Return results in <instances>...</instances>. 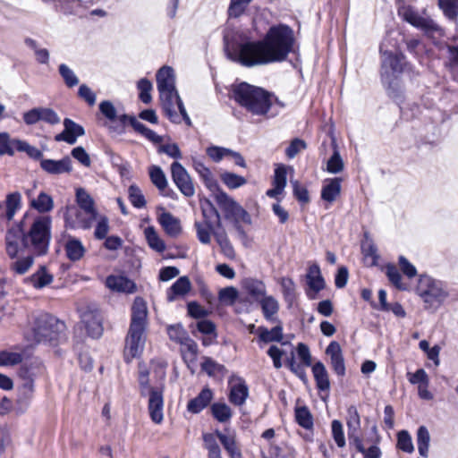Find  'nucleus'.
Masks as SVG:
<instances>
[{
    "mask_svg": "<svg viewBox=\"0 0 458 458\" xmlns=\"http://www.w3.org/2000/svg\"><path fill=\"white\" fill-rule=\"evenodd\" d=\"M52 218L49 216L34 217L29 229L25 231L22 224L10 228L5 235L6 252L11 259L18 256L21 250L30 251L36 256L47 253L51 240Z\"/></svg>",
    "mask_w": 458,
    "mask_h": 458,
    "instance_id": "obj_1",
    "label": "nucleus"
},
{
    "mask_svg": "<svg viewBox=\"0 0 458 458\" xmlns=\"http://www.w3.org/2000/svg\"><path fill=\"white\" fill-rule=\"evenodd\" d=\"M156 77L157 90L165 114L174 123H181L182 120H183L188 126H191V118L175 89L174 69L170 66H163L157 71Z\"/></svg>",
    "mask_w": 458,
    "mask_h": 458,
    "instance_id": "obj_2",
    "label": "nucleus"
},
{
    "mask_svg": "<svg viewBox=\"0 0 458 458\" xmlns=\"http://www.w3.org/2000/svg\"><path fill=\"white\" fill-rule=\"evenodd\" d=\"M233 98L235 102L253 115L274 117L278 111L268 115L274 106L278 105L280 108L284 106L272 93L247 82H242L233 87Z\"/></svg>",
    "mask_w": 458,
    "mask_h": 458,
    "instance_id": "obj_3",
    "label": "nucleus"
},
{
    "mask_svg": "<svg viewBox=\"0 0 458 458\" xmlns=\"http://www.w3.org/2000/svg\"><path fill=\"white\" fill-rule=\"evenodd\" d=\"M226 57L244 67H255L272 64L263 40H242L225 37Z\"/></svg>",
    "mask_w": 458,
    "mask_h": 458,
    "instance_id": "obj_4",
    "label": "nucleus"
},
{
    "mask_svg": "<svg viewBox=\"0 0 458 458\" xmlns=\"http://www.w3.org/2000/svg\"><path fill=\"white\" fill-rule=\"evenodd\" d=\"M147 325V303L143 298L136 297L131 307V323L125 346L126 352L131 358L137 357L143 350Z\"/></svg>",
    "mask_w": 458,
    "mask_h": 458,
    "instance_id": "obj_5",
    "label": "nucleus"
},
{
    "mask_svg": "<svg viewBox=\"0 0 458 458\" xmlns=\"http://www.w3.org/2000/svg\"><path fill=\"white\" fill-rule=\"evenodd\" d=\"M262 40L271 63L282 62L293 50V30L285 24L272 26Z\"/></svg>",
    "mask_w": 458,
    "mask_h": 458,
    "instance_id": "obj_6",
    "label": "nucleus"
},
{
    "mask_svg": "<svg viewBox=\"0 0 458 458\" xmlns=\"http://www.w3.org/2000/svg\"><path fill=\"white\" fill-rule=\"evenodd\" d=\"M417 292L426 309L437 310L449 297L447 284L428 275L420 276Z\"/></svg>",
    "mask_w": 458,
    "mask_h": 458,
    "instance_id": "obj_7",
    "label": "nucleus"
},
{
    "mask_svg": "<svg viewBox=\"0 0 458 458\" xmlns=\"http://www.w3.org/2000/svg\"><path fill=\"white\" fill-rule=\"evenodd\" d=\"M64 328V324L57 318L48 314H39L34 322L33 335L37 343L56 341Z\"/></svg>",
    "mask_w": 458,
    "mask_h": 458,
    "instance_id": "obj_8",
    "label": "nucleus"
},
{
    "mask_svg": "<svg viewBox=\"0 0 458 458\" xmlns=\"http://www.w3.org/2000/svg\"><path fill=\"white\" fill-rule=\"evenodd\" d=\"M142 396L148 395V411L153 422L160 424L163 421V390L148 385V372L142 371L139 377Z\"/></svg>",
    "mask_w": 458,
    "mask_h": 458,
    "instance_id": "obj_9",
    "label": "nucleus"
},
{
    "mask_svg": "<svg viewBox=\"0 0 458 458\" xmlns=\"http://www.w3.org/2000/svg\"><path fill=\"white\" fill-rule=\"evenodd\" d=\"M215 200L221 210L225 213L226 219L242 220L243 223L250 224L251 218L249 213L236 201H234L224 191H218L214 194Z\"/></svg>",
    "mask_w": 458,
    "mask_h": 458,
    "instance_id": "obj_10",
    "label": "nucleus"
},
{
    "mask_svg": "<svg viewBox=\"0 0 458 458\" xmlns=\"http://www.w3.org/2000/svg\"><path fill=\"white\" fill-rule=\"evenodd\" d=\"M171 176L174 183L185 197H192L195 194L193 182L182 165L174 161L171 165Z\"/></svg>",
    "mask_w": 458,
    "mask_h": 458,
    "instance_id": "obj_11",
    "label": "nucleus"
},
{
    "mask_svg": "<svg viewBox=\"0 0 458 458\" xmlns=\"http://www.w3.org/2000/svg\"><path fill=\"white\" fill-rule=\"evenodd\" d=\"M96 218V214L91 217L89 213L76 207H68L64 214L65 226L72 229H89Z\"/></svg>",
    "mask_w": 458,
    "mask_h": 458,
    "instance_id": "obj_12",
    "label": "nucleus"
},
{
    "mask_svg": "<svg viewBox=\"0 0 458 458\" xmlns=\"http://www.w3.org/2000/svg\"><path fill=\"white\" fill-rule=\"evenodd\" d=\"M380 53L382 55L381 61V77L383 81L389 78V72L394 74L401 73L404 67V55L402 53H392L388 50H383L380 47Z\"/></svg>",
    "mask_w": 458,
    "mask_h": 458,
    "instance_id": "obj_13",
    "label": "nucleus"
},
{
    "mask_svg": "<svg viewBox=\"0 0 458 458\" xmlns=\"http://www.w3.org/2000/svg\"><path fill=\"white\" fill-rule=\"evenodd\" d=\"M400 13L405 21L425 33H434L439 30L438 25L430 17L420 15L410 6L403 8Z\"/></svg>",
    "mask_w": 458,
    "mask_h": 458,
    "instance_id": "obj_14",
    "label": "nucleus"
},
{
    "mask_svg": "<svg viewBox=\"0 0 458 458\" xmlns=\"http://www.w3.org/2000/svg\"><path fill=\"white\" fill-rule=\"evenodd\" d=\"M81 321L88 335L92 338H99L103 334V318L100 311L94 307H88L81 313Z\"/></svg>",
    "mask_w": 458,
    "mask_h": 458,
    "instance_id": "obj_15",
    "label": "nucleus"
},
{
    "mask_svg": "<svg viewBox=\"0 0 458 458\" xmlns=\"http://www.w3.org/2000/svg\"><path fill=\"white\" fill-rule=\"evenodd\" d=\"M59 242H63L65 255L72 262L81 260L86 253V249L81 241L70 234L64 233Z\"/></svg>",
    "mask_w": 458,
    "mask_h": 458,
    "instance_id": "obj_16",
    "label": "nucleus"
},
{
    "mask_svg": "<svg viewBox=\"0 0 458 458\" xmlns=\"http://www.w3.org/2000/svg\"><path fill=\"white\" fill-rule=\"evenodd\" d=\"M64 131L55 136V141H64L70 145L76 143L77 139L85 134L84 128L70 118L64 120Z\"/></svg>",
    "mask_w": 458,
    "mask_h": 458,
    "instance_id": "obj_17",
    "label": "nucleus"
},
{
    "mask_svg": "<svg viewBox=\"0 0 458 458\" xmlns=\"http://www.w3.org/2000/svg\"><path fill=\"white\" fill-rule=\"evenodd\" d=\"M40 167L44 172L52 175L70 174L72 171V159L67 156L60 160L41 159Z\"/></svg>",
    "mask_w": 458,
    "mask_h": 458,
    "instance_id": "obj_18",
    "label": "nucleus"
},
{
    "mask_svg": "<svg viewBox=\"0 0 458 458\" xmlns=\"http://www.w3.org/2000/svg\"><path fill=\"white\" fill-rule=\"evenodd\" d=\"M326 354L330 357V363L335 373L339 377L345 375V364L340 344L332 341L326 349Z\"/></svg>",
    "mask_w": 458,
    "mask_h": 458,
    "instance_id": "obj_19",
    "label": "nucleus"
},
{
    "mask_svg": "<svg viewBox=\"0 0 458 458\" xmlns=\"http://www.w3.org/2000/svg\"><path fill=\"white\" fill-rule=\"evenodd\" d=\"M199 206L203 216L205 225L209 228H222L221 216L213 203L208 199H199Z\"/></svg>",
    "mask_w": 458,
    "mask_h": 458,
    "instance_id": "obj_20",
    "label": "nucleus"
},
{
    "mask_svg": "<svg viewBox=\"0 0 458 458\" xmlns=\"http://www.w3.org/2000/svg\"><path fill=\"white\" fill-rule=\"evenodd\" d=\"M249 396V387L242 377H236L230 386L229 402L235 406H242Z\"/></svg>",
    "mask_w": 458,
    "mask_h": 458,
    "instance_id": "obj_21",
    "label": "nucleus"
},
{
    "mask_svg": "<svg viewBox=\"0 0 458 458\" xmlns=\"http://www.w3.org/2000/svg\"><path fill=\"white\" fill-rule=\"evenodd\" d=\"M213 397V391L208 386L204 387L196 397L188 402L187 411L192 414L201 412L210 404Z\"/></svg>",
    "mask_w": 458,
    "mask_h": 458,
    "instance_id": "obj_22",
    "label": "nucleus"
},
{
    "mask_svg": "<svg viewBox=\"0 0 458 458\" xmlns=\"http://www.w3.org/2000/svg\"><path fill=\"white\" fill-rule=\"evenodd\" d=\"M106 285L112 291L124 293H132L136 290L133 281L123 276H108Z\"/></svg>",
    "mask_w": 458,
    "mask_h": 458,
    "instance_id": "obj_23",
    "label": "nucleus"
},
{
    "mask_svg": "<svg viewBox=\"0 0 458 458\" xmlns=\"http://www.w3.org/2000/svg\"><path fill=\"white\" fill-rule=\"evenodd\" d=\"M286 167L284 165H278L275 169L273 177V188L267 191L266 194L269 198L278 199V196L284 192L286 186Z\"/></svg>",
    "mask_w": 458,
    "mask_h": 458,
    "instance_id": "obj_24",
    "label": "nucleus"
},
{
    "mask_svg": "<svg viewBox=\"0 0 458 458\" xmlns=\"http://www.w3.org/2000/svg\"><path fill=\"white\" fill-rule=\"evenodd\" d=\"M191 289V284L187 276L179 277L166 291V299L172 302L186 296Z\"/></svg>",
    "mask_w": 458,
    "mask_h": 458,
    "instance_id": "obj_25",
    "label": "nucleus"
},
{
    "mask_svg": "<svg viewBox=\"0 0 458 458\" xmlns=\"http://www.w3.org/2000/svg\"><path fill=\"white\" fill-rule=\"evenodd\" d=\"M21 250L22 247L20 246V252L18 256L14 258L16 260L10 264L11 270L19 275L25 274L31 267L34 263V259L37 257L30 251Z\"/></svg>",
    "mask_w": 458,
    "mask_h": 458,
    "instance_id": "obj_26",
    "label": "nucleus"
},
{
    "mask_svg": "<svg viewBox=\"0 0 458 458\" xmlns=\"http://www.w3.org/2000/svg\"><path fill=\"white\" fill-rule=\"evenodd\" d=\"M158 222L166 234L177 237L182 232L180 220L169 212H163L158 216Z\"/></svg>",
    "mask_w": 458,
    "mask_h": 458,
    "instance_id": "obj_27",
    "label": "nucleus"
},
{
    "mask_svg": "<svg viewBox=\"0 0 458 458\" xmlns=\"http://www.w3.org/2000/svg\"><path fill=\"white\" fill-rule=\"evenodd\" d=\"M342 179L339 177L325 180L321 190V199L328 203H333L341 193Z\"/></svg>",
    "mask_w": 458,
    "mask_h": 458,
    "instance_id": "obj_28",
    "label": "nucleus"
},
{
    "mask_svg": "<svg viewBox=\"0 0 458 458\" xmlns=\"http://www.w3.org/2000/svg\"><path fill=\"white\" fill-rule=\"evenodd\" d=\"M24 360V352L19 346L0 351V367H13Z\"/></svg>",
    "mask_w": 458,
    "mask_h": 458,
    "instance_id": "obj_29",
    "label": "nucleus"
},
{
    "mask_svg": "<svg viewBox=\"0 0 458 458\" xmlns=\"http://www.w3.org/2000/svg\"><path fill=\"white\" fill-rule=\"evenodd\" d=\"M242 287L256 301L263 298L267 293L265 284L260 280L251 277L242 280Z\"/></svg>",
    "mask_w": 458,
    "mask_h": 458,
    "instance_id": "obj_30",
    "label": "nucleus"
},
{
    "mask_svg": "<svg viewBox=\"0 0 458 458\" xmlns=\"http://www.w3.org/2000/svg\"><path fill=\"white\" fill-rule=\"evenodd\" d=\"M312 373L317 388L321 392H328L330 389V381L325 365L321 361H317L312 366Z\"/></svg>",
    "mask_w": 458,
    "mask_h": 458,
    "instance_id": "obj_31",
    "label": "nucleus"
},
{
    "mask_svg": "<svg viewBox=\"0 0 458 458\" xmlns=\"http://www.w3.org/2000/svg\"><path fill=\"white\" fill-rule=\"evenodd\" d=\"M264 318L269 322L277 321L276 314L279 310V303L273 296L265 295L259 301Z\"/></svg>",
    "mask_w": 458,
    "mask_h": 458,
    "instance_id": "obj_32",
    "label": "nucleus"
},
{
    "mask_svg": "<svg viewBox=\"0 0 458 458\" xmlns=\"http://www.w3.org/2000/svg\"><path fill=\"white\" fill-rule=\"evenodd\" d=\"M53 276L47 272L46 267L41 266L38 270L26 279L36 289H42L53 282Z\"/></svg>",
    "mask_w": 458,
    "mask_h": 458,
    "instance_id": "obj_33",
    "label": "nucleus"
},
{
    "mask_svg": "<svg viewBox=\"0 0 458 458\" xmlns=\"http://www.w3.org/2000/svg\"><path fill=\"white\" fill-rule=\"evenodd\" d=\"M276 322L278 324L270 330H268L265 327H259L258 328L259 341L263 343H270L281 342L283 340V327L279 320H277Z\"/></svg>",
    "mask_w": 458,
    "mask_h": 458,
    "instance_id": "obj_34",
    "label": "nucleus"
},
{
    "mask_svg": "<svg viewBox=\"0 0 458 458\" xmlns=\"http://www.w3.org/2000/svg\"><path fill=\"white\" fill-rule=\"evenodd\" d=\"M216 436L231 458H242V453L237 447L234 436L225 435L219 430H216Z\"/></svg>",
    "mask_w": 458,
    "mask_h": 458,
    "instance_id": "obj_35",
    "label": "nucleus"
},
{
    "mask_svg": "<svg viewBox=\"0 0 458 458\" xmlns=\"http://www.w3.org/2000/svg\"><path fill=\"white\" fill-rule=\"evenodd\" d=\"M211 414L220 423L229 422L233 417V411L225 403H214L210 406Z\"/></svg>",
    "mask_w": 458,
    "mask_h": 458,
    "instance_id": "obj_36",
    "label": "nucleus"
},
{
    "mask_svg": "<svg viewBox=\"0 0 458 458\" xmlns=\"http://www.w3.org/2000/svg\"><path fill=\"white\" fill-rule=\"evenodd\" d=\"M130 124L131 127L142 136H144L147 140L153 143H161L163 140V137L157 135L153 130L148 128L145 124L139 122L135 117L130 118Z\"/></svg>",
    "mask_w": 458,
    "mask_h": 458,
    "instance_id": "obj_37",
    "label": "nucleus"
},
{
    "mask_svg": "<svg viewBox=\"0 0 458 458\" xmlns=\"http://www.w3.org/2000/svg\"><path fill=\"white\" fill-rule=\"evenodd\" d=\"M214 237L219 245L222 253L228 259H233L235 252L231 244L225 229L221 228L217 232H214Z\"/></svg>",
    "mask_w": 458,
    "mask_h": 458,
    "instance_id": "obj_38",
    "label": "nucleus"
},
{
    "mask_svg": "<svg viewBox=\"0 0 458 458\" xmlns=\"http://www.w3.org/2000/svg\"><path fill=\"white\" fill-rule=\"evenodd\" d=\"M30 206L39 213L45 214L54 208V200L50 195L41 191L36 199L31 200Z\"/></svg>",
    "mask_w": 458,
    "mask_h": 458,
    "instance_id": "obj_39",
    "label": "nucleus"
},
{
    "mask_svg": "<svg viewBox=\"0 0 458 458\" xmlns=\"http://www.w3.org/2000/svg\"><path fill=\"white\" fill-rule=\"evenodd\" d=\"M76 201L78 206L82 210L89 213L91 217L93 214L98 215V212L94 207V200L90 195L82 188H79L76 191Z\"/></svg>",
    "mask_w": 458,
    "mask_h": 458,
    "instance_id": "obj_40",
    "label": "nucleus"
},
{
    "mask_svg": "<svg viewBox=\"0 0 458 458\" xmlns=\"http://www.w3.org/2000/svg\"><path fill=\"white\" fill-rule=\"evenodd\" d=\"M20 141L19 139H11L8 132H0V156H13L14 150L18 151L17 142Z\"/></svg>",
    "mask_w": 458,
    "mask_h": 458,
    "instance_id": "obj_41",
    "label": "nucleus"
},
{
    "mask_svg": "<svg viewBox=\"0 0 458 458\" xmlns=\"http://www.w3.org/2000/svg\"><path fill=\"white\" fill-rule=\"evenodd\" d=\"M200 366L201 369L209 377L216 375L225 376L227 372L226 368L223 364L217 363L209 357H204Z\"/></svg>",
    "mask_w": 458,
    "mask_h": 458,
    "instance_id": "obj_42",
    "label": "nucleus"
},
{
    "mask_svg": "<svg viewBox=\"0 0 458 458\" xmlns=\"http://www.w3.org/2000/svg\"><path fill=\"white\" fill-rule=\"evenodd\" d=\"M417 446L419 454L427 458L428 455V447L430 441V435L428 428L425 426L419 427L417 430Z\"/></svg>",
    "mask_w": 458,
    "mask_h": 458,
    "instance_id": "obj_43",
    "label": "nucleus"
},
{
    "mask_svg": "<svg viewBox=\"0 0 458 458\" xmlns=\"http://www.w3.org/2000/svg\"><path fill=\"white\" fill-rule=\"evenodd\" d=\"M295 420L298 425L305 429L313 428V418L307 406L295 408Z\"/></svg>",
    "mask_w": 458,
    "mask_h": 458,
    "instance_id": "obj_44",
    "label": "nucleus"
},
{
    "mask_svg": "<svg viewBox=\"0 0 458 458\" xmlns=\"http://www.w3.org/2000/svg\"><path fill=\"white\" fill-rule=\"evenodd\" d=\"M149 177L151 182L162 192L167 187V180L161 167L151 165L149 167Z\"/></svg>",
    "mask_w": 458,
    "mask_h": 458,
    "instance_id": "obj_45",
    "label": "nucleus"
},
{
    "mask_svg": "<svg viewBox=\"0 0 458 458\" xmlns=\"http://www.w3.org/2000/svg\"><path fill=\"white\" fill-rule=\"evenodd\" d=\"M21 196L18 191L10 193L6 196V212L5 216L8 220H12L15 212L21 208Z\"/></svg>",
    "mask_w": 458,
    "mask_h": 458,
    "instance_id": "obj_46",
    "label": "nucleus"
},
{
    "mask_svg": "<svg viewBox=\"0 0 458 458\" xmlns=\"http://www.w3.org/2000/svg\"><path fill=\"white\" fill-rule=\"evenodd\" d=\"M438 5L445 16L451 21L458 17V0H438Z\"/></svg>",
    "mask_w": 458,
    "mask_h": 458,
    "instance_id": "obj_47",
    "label": "nucleus"
},
{
    "mask_svg": "<svg viewBox=\"0 0 458 458\" xmlns=\"http://www.w3.org/2000/svg\"><path fill=\"white\" fill-rule=\"evenodd\" d=\"M194 226L197 232V238L203 244H208L211 241V234L214 235V232L218 231L216 230V227L209 228L205 225V222L196 221Z\"/></svg>",
    "mask_w": 458,
    "mask_h": 458,
    "instance_id": "obj_48",
    "label": "nucleus"
},
{
    "mask_svg": "<svg viewBox=\"0 0 458 458\" xmlns=\"http://www.w3.org/2000/svg\"><path fill=\"white\" fill-rule=\"evenodd\" d=\"M25 44L31 48L36 55V60L42 64H47L49 61V52L47 48H39L36 40L30 38H25Z\"/></svg>",
    "mask_w": 458,
    "mask_h": 458,
    "instance_id": "obj_49",
    "label": "nucleus"
},
{
    "mask_svg": "<svg viewBox=\"0 0 458 458\" xmlns=\"http://www.w3.org/2000/svg\"><path fill=\"white\" fill-rule=\"evenodd\" d=\"M146 239L149 247L157 252H163L165 250V244L157 235L153 227H148L145 230Z\"/></svg>",
    "mask_w": 458,
    "mask_h": 458,
    "instance_id": "obj_50",
    "label": "nucleus"
},
{
    "mask_svg": "<svg viewBox=\"0 0 458 458\" xmlns=\"http://www.w3.org/2000/svg\"><path fill=\"white\" fill-rule=\"evenodd\" d=\"M221 180L229 189L240 188L247 182V180L243 176L231 172L221 174Z\"/></svg>",
    "mask_w": 458,
    "mask_h": 458,
    "instance_id": "obj_51",
    "label": "nucleus"
},
{
    "mask_svg": "<svg viewBox=\"0 0 458 458\" xmlns=\"http://www.w3.org/2000/svg\"><path fill=\"white\" fill-rule=\"evenodd\" d=\"M346 424L348 432H358L360 428V417L357 408L354 405H351L347 409V419Z\"/></svg>",
    "mask_w": 458,
    "mask_h": 458,
    "instance_id": "obj_52",
    "label": "nucleus"
},
{
    "mask_svg": "<svg viewBox=\"0 0 458 458\" xmlns=\"http://www.w3.org/2000/svg\"><path fill=\"white\" fill-rule=\"evenodd\" d=\"M334 148V153L327 164V171L330 174H338L344 170V164L337 149V147L335 146Z\"/></svg>",
    "mask_w": 458,
    "mask_h": 458,
    "instance_id": "obj_53",
    "label": "nucleus"
},
{
    "mask_svg": "<svg viewBox=\"0 0 458 458\" xmlns=\"http://www.w3.org/2000/svg\"><path fill=\"white\" fill-rule=\"evenodd\" d=\"M252 0H230L227 10L230 18H238L245 12L247 6Z\"/></svg>",
    "mask_w": 458,
    "mask_h": 458,
    "instance_id": "obj_54",
    "label": "nucleus"
},
{
    "mask_svg": "<svg viewBox=\"0 0 458 458\" xmlns=\"http://www.w3.org/2000/svg\"><path fill=\"white\" fill-rule=\"evenodd\" d=\"M137 88L140 90L139 98L144 103L148 104L152 100L151 90L152 83L146 78L140 79L137 83Z\"/></svg>",
    "mask_w": 458,
    "mask_h": 458,
    "instance_id": "obj_55",
    "label": "nucleus"
},
{
    "mask_svg": "<svg viewBox=\"0 0 458 458\" xmlns=\"http://www.w3.org/2000/svg\"><path fill=\"white\" fill-rule=\"evenodd\" d=\"M286 363L289 369L294 373L303 383L308 382L306 371L303 365L298 364L294 359L293 351L291 352L290 356L286 359Z\"/></svg>",
    "mask_w": 458,
    "mask_h": 458,
    "instance_id": "obj_56",
    "label": "nucleus"
},
{
    "mask_svg": "<svg viewBox=\"0 0 458 458\" xmlns=\"http://www.w3.org/2000/svg\"><path fill=\"white\" fill-rule=\"evenodd\" d=\"M129 200L136 208H142L146 206V199L140 188L131 185L128 189Z\"/></svg>",
    "mask_w": 458,
    "mask_h": 458,
    "instance_id": "obj_57",
    "label": "nucleus"
},
{
    "mask_svg": "<svg viewBox=\"0 0 458 458\" xmlns=\"http://www.w3.org/2000/svg\"><path fill=\"white\" fill-rule=\"evenodd\" d=\"M59 73L68 88H72L79 83V79L74 72L64 64H61L58 67Z\"/></svg>",
    "mask_w": 458,
    "mask_h": 458,
    "instance_id": "obj_58",
    "label": "nucleus"
},
{
    "mask_svg": "<svg viewBox=\"0 0 458 458\" xmlns=\"http://www.w3.org/2000/svg\"><path fill=\"white\" fill-rule=\"evenodd\" d=\"M283 295L284 297L285 301L290 304L295 299V284L290 277H283L280 282Z\"/></svg>",
    "mask_w": 458,
    "mask_h": 458,
    "instance_id": "obj_59",
    "label": "nucleus"
},
{
    "mask_svg": "<svg viewBox=\"0 0 458 458\" xmlns=\"http://www.w3.org/2000/svg\"><path fill=\"white\" fill-rule=\"evenodd\" d=\"M203 441L205 447L208 450V458L215 457L221 454V450L216 443L215 435L211 433L203 434Z\"/></svg>",
    "mask_w": 458,
    "mask_h": 458,
    "instance_id": "obj_60",
    "label": "nucleus"
},
{
    "mask_svg": "<svg viewBox=\"0 0 458 458\" xmlns=\"http://www.w3.org/2000/svg\"><path fill=\"white\" fill-rule=\"evenodd\" d=\"M397 447L408 454L414 451L411 437L407 430H402L397 434Z\"/></svg>",
    "mask_w": 458,
    "mask_h": 458,
    "instance_id": "obj_61",
    "label": "nucleus"
},
{
    "mask_svg": "<svg viewBox=\"0 0 458 458\" xmlns=\"http://www.w3.org/2000/svg\"><path fill=\"white\" fill-rule=\"evenodd\" d=\"M386 274L389 281L400 290H405L406 286L402 283V276L398 270V268L393 265L388 264L386 267Z\"/></svg>",
    "mask_w": 458,
    "mask_h": 458,
    "instance_id": "obj_62",
    "label": "nucleus"
},
{
    "mask_svg": "<svg viewBox=\"0 0 458 458\" xmlns=\"http://www.w3.org/2000/svg\"><path fill=\"white\" fill-rule=\"evenodd\" d=\"M167 334L172 341L180 344L189 336L182 325H171L167 327Z\"/></svg>",
    "mask_w": 458,
    "mask_h": 458,
    "instance_id": "obj_63",
    "label": "nucleus"
},
{
    "mask_svg": "<svg viewBox=\"0 0 458 458\" xmlns=\"http://www.w3.org/2000/svg\"><path fill=\"white\" fill-rule=\"evenodd\" d=\"M18 151L25 152L30 158L34 160H40L43 158V153L38 148L30 145L27 141L21 140L17 142Z\"/></svg>",
    "mask_w": 458,
    "mask_h": 458,
    "instance_id": "obj_64",
    "label": "nucleus"
}]
</instances>
